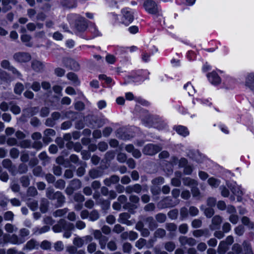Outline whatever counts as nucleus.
I'll return each mask as SVG.
<instances>
[{
	"mask_svg": "<svg viewBox=\"0 0 254 254\" xmlns=\"http://www.w3.org/2000/svg\"><path fill=\"white\" fill-rule=\"evenodd\" d=\"M134 19V12L128 8L122 10L121 22L126 26L130 24Z\"/></svg>",
	"mask_w": 254,
	"mask_h": 254,
	"instance_id": "obj_1",
	"label": "nucleus"
},
{
	"mask_svg": "<svg viewBox=\"0 0 254 254\" xmlns=\"http://www.w3.org/2000/svg\"><path fill=\"white\" fill-rule=\"evenodd\" d=\"M227 186L231 190L233 193L237 197V200L238 201H242V196L244 194V192L241 187L238 185L235 182L228 184Z\"/></svg>",
	"mask_w": 254,
	"mask_h": 254,
	"instance_id": "obj_2",
	"label": "nucleus"
},
{
	"mask_svg": "<svg viewBox=\"0 0 254 254\" xmlns=\"http://www.w3.org/2000/svg\"><path fill=\"white\" fill-rule=\"evenodd\" d=\"M14 59L19 63H26L29 62L31 59V56L27 53H17L14 55Z\"/></svg>",
	"mask_w": 254,
	"mask_h": 254,
	"instance_id": "obj_3",
	"label": "nucleus"
},
{
	"mask_svg": "<svg viewBox=\"0 0 254 254\" xmlns=\"http://www.w3.org/2000/svg\"><path fill=\"white\" fill-rule=\"evenodd\" d=\"M160 149L159 146L153 144H149L144 147L143 152L145 154L152 155L157 153Z\"/></svg>",
	"mask_w": 254,
	"mask_h": 254,
	"instance_id": "obj_4",
	"label": "nucleus"
},
{
	"mask_svg": "<svg viewBox=\"0 0 254 254\" xmlns=\"http://www.w3.org/2000/svg\"><path fill=\"white\" fill-rule=\"evenodd\" d=\"M184 184L192 188L191 190L193 196H196L198 195L199 193L198 190L194 188L197 186V183L195 180H192L190 178H186L184 179Z\"/></svg>",
	"mask_w": 254,
	"mask_h": 254,
	"instance_id": "obj_5",
	"label": "nucleus"
},
{
	"mask_svg": "<svg viewBox=\"0 0 254 254\" xmlns=\"http://www.w3.org/2000/svg\"><path fill=\"white\" fill-rule=\"evenodd\" d=\"M145 10L150 13H155L157 12V6L153 1L147 0L144 3Z\"/></svg>",
	"mask_w": 254,
	"mask_h": 254,
	"instance_id": "obj_6",
	"label": "nucleus"
},
{
	"mask_svg": "<svg viewBox=\"0 0 254 254\" xmlns=\"http://www.w3.org/2000/svg\"><path fill=\"white\" fill-rule=\"evenodd\" d=\"M209 81L213 85H217L221 82L220 77L215 71H212L207 75Z\"/></svg>",
	"mask_w": 254,
	"mask_h": 254,
	"instance_id": "obj_7",
	"label": "nucleus"
},
{
	"mask_svg": "<svg viewBox=\"0 0 254 254\" xmlns=\"http://www.w3.org/2000/svg\"><path fill=\"white\" fill-rule=\"evenodd\" d=\"M245 85L254 91V73L248 74L246 77Z\"/></svg>",
	"mask_w": 254,
	"mask_h": 254,
	"instance_id": "obj_8",
	"label": "nucleus"
},
{
	"mask_svg": "<svg viewBox=\"0 0 254 254\" xmlns=\"http://www.w3.org/2000/svg\"><path fill=\"white\" fill-rule=\"evenodd\" d=\"M73 228V225L71 223H68L65 225H63L62 222L59 224L55 225L53 227V229L55 232H60L62 231V229L71 230Z\"/></svg>",
	"mask_w": 254,
	"mask_h": 254,
	"instance_id": "obj_9",
	"label": "nucleus"
},
{
	"mask_svg": "<svg viewBox=\"0 0 254 254\" xmlns=\"http://www.w3.org/2000/svg\"><path fill=\"white\" fill-rule=\"evenodd\" d=\"M0 64L1 66L3 68L11 71L14 74H17L18 76L20 75L19 72L15 68L10 65V63L8 61H2Z\"/></svg>",
	"mask_w": 254,
	"mask_h": 254,
	"instance_id": "obj_10",
	"label": "nucleus"
},
{
	"mask_svg": "<svg viewBox=\"0 0 254 254\" xmlns=\"http://www.w3.org/2000/svg\"><path fill=\"white\" fill-rule=\"evenodd\" d=\"M126 150L128 152H132V155L135 158H139L141 156L140 152L137 150L134 149L132 145H127L126 146Z\"/></svg>",
	"mask_w": 254,
	"mask_h": 254,
	"instance_id": "obj_11",
	"label": "nucleus"
},
{
	"mask_svg": "<svg viewBox=\"0 0 254 254\" xmlns=\"http://www.w3.org/2000/svg\"><path fill=\"white\" fill-rule=\"evenodd\" d=\"M177 132L183 136H186L189 134L188 129L184 126H179L175 127Z\"/></svg>",
	"mask_w": 254,
	"mask_h": 254,
	"instance_id": "obj_12",
	"label": "nucleus"
},
{
	"mask_svg": "<svg viewBox=\"0 0 254 254\" xmlns=\"http://www.w3.org/2000/svg\"><path fill=\"white\" fill-rule=\"evenodd\" d=\"M192 102L194 104L197 102L203 106H210L211 105V102L207 99L196 98Z\"/></svg>",
	"mask_w": 254,
	"mask_h": 254,
	"instance_id": "obj_13",
	"label": "nucleus"
},
{
	"mask_svg": "<svg viewBox=\"0 0 254 254\" xmlns=\"http://www.w3.org/2000/svg\"><path fill=\"white\" fill-rule=\"evenodd\" d=\"M32 66L33 69L36 71L41 70L44 67V65L42 63L38 61H33Z\"/></svg>",
	"mask_w": 254,
	"mask_h": 254,
	"instance_id": "obj_14",
	"label": "nucleus"
},
{
	"mask_svg": "<svg viewBox=\"0 0 254 254\" xmlns=\"http://www.w3.org/2000/svg\"><path fill=\"white\" fill-rule=\"evenodd\" d=\"M208 184L212 188H217L220 184V181L218 179L211 177L208 179Z\"/></svg>",
	"mask_w": 254,
	"mask_h": 254,
	"instance_id": "obj_15",
	"label": "nucleus"
},
{
	"mask_svg": "<svg viewBox=\"0 0 254 254\" xmlns=\"http://www.w3.org/2000/svg\"><path fill=\"white\" fill-rule=\"evenodd\" d=\"M180 241L182 245L189 244L193 245L195 244V241L192 238L188 239L185 237H182L180 238Z\"/></svg>",
	"mask_w": 254,
	"mask_h": 254,
	"instance_id": "obj_16",
	"label": "nucleus"
},
{
	"mask_svg": "<svg viewBox=\"0 0 254 254\" xmlns=\"http://www.w3.org/2000/svg\"><path fill=\"white\" fill-rule=\"evenodd\" d=\"M184 89L188 91L189 95H193L195 93V90L190 83H187L184 86Z\"/></svg>",
	"mask_w": 254,
	"mask_h": 254,
	"instance_id": "obj_17",
	"label": "nucleus"
},
{
	"mask_svg": "<svg viewBox=\"0 0 254 254\" xmlns=\"http://www.w3.org/2000/svg\"><path fill=\"white\" fill-rule=\"evenodd\" d=\"M6 242H10L13 244H20L24 242V240L21 239L18 240L16 235H12L10 238L6 239Z\"/></svg>",
	"mask_w": 254,
	"mask_h": 254,
	"instance_id": "obj_18",
	"label": "nucleus"
},
{
	"mask_svg": "<svg viewBox=\"0 0 254 254\" xmlns=\"http://www.w3.org/2000/svg\"><path fill=\"white\" fill-rule=\"evenodd\" d=\"M67 62L69 63V64L67 65V66H69L71 69L77 70L79 69L78 64L74 60L69 59L67 60Z\"/></svg>",
	"mask_w": 254,
	"mask_h": 254,
	"instance_id": "obj_19",
	"label": "nucleus"
},
{
	"mask_svg": "<svg viewBox=\"0 0 254 254\" xmlns=\"http://www.w3.org/2000/svg\"><path fill=\"white\" fill-rule=\"evenodd\" d=\"M43 24L40 23H37L36 25L34 23H29L27 25V27L29 31H32L34 30L36 28L41 29L43 27Z\"/></svg>",
	"mask_w": 254,
	"mask_h": 254,
	"instance_id": "obj_20",
	"label": "nucleus"
},
{
	"mask_svg": "<svg viewBox=\"0 0 254 254\" xmlns=\"http://www.w3.org/2000/svg\"><path fill=\"white\" fill-rule=\"evenodd\" d=\"M67 77L69 80L73 81L75 84H78L79 82L78 81L76 75L73 73H69L67 74Z\"/></svg>",
	"mask_w": 254,
	"mask_h": 254,
	"instance_id": "obj_21",
	"label": "nucleus"
},
{
	"mask_svg": "<svg viewBox=\"0 0 254 254\" xmlns=\"http://www.w3.org/2000/svg\"><path fill=\"white\" fill-rule=\"evenodd\" d=\"M21 39L23 42L25 43L27 46H31V44L29 43L31 40V37L29 35L23 34L21 36Z\"/></svg>",
	"mask_w": 254,
	"mask_h": 254,
	"instance_id": "obj_22",
	"label": "nucleus"
},
{
	"mask_svg": "<svg viewBox=\"0 0 254 254\" xmlns=\"http://www.w3.org/2000/svg\"><path fill=\"white\" fill-rule=\"evenodd\" d=\"M242 222L243 224H244L245 225L248 226L249 228H253L254 224L250 222V220L248 218L246 217H243L242 219Z\"/></svg>",
	"mask_w": 254,
	"mask_h": 254,
	"instance_id": "obj_23",
	"label": "nucleus"
},
{
	"mask_svg": "<svg viewBox=\"0 0 254 254\" xmlns=\"http://www.w3.org/2000/svg\"><path fill=\"white\" fill-rule=\"evenodd\" d=\"M23 86L22 84L18 83L15 85L14 88L15 93L20 94L23 90Z\"/></svg>",
	"mask_w": 254,
	"mask_h": 254,
	"instance_id": "obj_24",
	"label": "nucleus"
},
{
	"mask_svg": "<svg viewBox=\"0 0 254 254\" xmlns=\"http://www.w3.org/2000/svg\"><path fill=\"white\" fill-rule=\"evenodd\" d=\"M226 250L227 248L226 244L223 242H221L219 246V252L220 254H223L226 252Z\"/></svg>",
	"mask_w": 254,
	"mask_h": 254,
	"instance_id": "obj_25",
	"label": "nucleus"
},
{
	"mask_svg": "<svg viewBox=\"0 0 254 254\" xmlns=\"http://www.w3.org/2000/svg\"><path fill=\"white\" fill-rule=\"evenodd\" d=\"M5 230L9 233H12L13 232L17 230L16 228H15L12 225L10 224H7L5 226Z\"/></svg>",
	"mask_w": 254,
	"mask_h": 254,
	"instance_id": "obj_26",
	"label": "nucleus"
},
{
	"mask_svg": "<svg viewBox=\"0 0 254 254\" xmlns=\"http://www.w3.org/2000/svg\"><path fill=\"white\" fill-rule=\"evenodd\" d=\"M107 62L110 64H113L115 62V57L111 55H108L106 57Z\"/></svg>",
	"mask_w": 254,
	"mask_h": 254,
	"instance_id": "obj_27",
	"label": "nucleus"
},
{
	"mask_svg": "<svg viewBox=\"0 0 254 254\" xmlns=\"http://www.w3.org/2000/svg\"><path fill=\"white\" fill-rule=\"evenodd\" d=\"M36 246V243L34 240L29 241L26 244V248L28 249L31 250L34 249Z\"/></svg>",
	"mask_w": 254,
	"mask_h": 254,
	"instance_id": "obj_28",
	"label": "nucleus"
},
{
	"mask_svg": "<svg viewBox=\"0 0 254 254\" xmlns=\"http://www.w3.org/2000/svg\"><path fill=\"white\" fill-rule=\"evenodd\" d=\"M67 212V210L64 209H59L57 210L55 213L54 215L56 217H60L65 214Z\"/></svg>",
	"mask_w": 254,
	"mask_h": 254,
	"instance_id": "obj_29",
	"label": "nucleus"
},
{
	"mask_svg": "<svg viewBox=\"0 0 254 254\" xmlns=\"http://www.w3.org/2000/svg\"><path fill=\"white\" fill-rule=\"evenodd\" d=\"M64 246L63 243L59 241L55 243V248L57 251H60L64 249Z\"/></svg>",
	"mask_w": 254,
	"mask_h": 254,
	"instance_id": "obj_30",
	"label": "nucleus"
},
{
	"mask_svg": "<svg viewBox=\"0 0 254 254\" xmlns=\"http://www.w3.org/2000/svg\"><path fill=\"white\" fill-rule=\"evenodd\" d=\"M145 244V241L143 239H140L136 243V247L138 249H141L143 246Z\"/></svg>",
	"mask_w": 254,
	"mask_h": 254,
	"instance_id": "obj_31",
	"label": "nucleus"
},
{
	"mask_svg": "<svg viewBox=\"0 0 254 254\" xmlns=\"http://www.w3.org/2000/svg\"><path fill=\"white\" fill-rule=\"evenodd\" d=\"M222 219L219 216H215L212 219V223L214 225H217L221 223Z\"/></svg>",
	"mask_w": 254,
	"mask_h": 254,
	"instance_id": "obj_32",
	"label": "nucleus"
},
{
	"mask_svg": "<svg viewBox=\"0 0 254 254\" xmlns=\"http://www.w3.org/2000/svg\"><path fill=\"white\" fill-rule=\"evenodd\" d=\"M98 217V213L96 211H92L90 215V219L92 221L97 220Z\"/></svg>",
	"mask_w": 254,
	"mask_h": 254,
	"instance_id": "obj_33",
	"label": "nucleus"
},
{
	"mask_svg": "<svg viewBox=\"0 0 254 254\" xmlns=\"http://www.w3.org/2000/svg\"><path fill=\"white\" fill-rule=\"evenodd\" d=\"M230 221L234 224L237 223L238 220V216L235 214H231L229 218Z\"/></svg>",
	"mask_w": 254,
	"mask_h": 254,
	"instance_id": "obj_34",
	"label": "nucleus"
},
{
	"mask_svg": "<svg viewBox=\"0 0 254 254\" xmlns=\"http://www.w3.org/2000/svg\"><path fill=\"white\" fill-rule=\"evenodd\" d=\"M99 78L100 79L105 80L108 84L111 83L112 82V79L110 77H107L106 75L104 74L100 75L99 76Z\"/></svg>",
	"mask_w": 254,
	"mask_h": 254,
	"instance_id": "obj_35",
	"label": "nucleus"
},
{
	"mask_svg": "<svg viewBox=\"0 0 254 254\" xmlns=\"http://www.w3.org/2000/svg\"><path fill=\"white\" fill-rule=\"evenodd\" d=\"M11 111L15 114H17L20 113V108L16 105H11L10 107Z\"/></svg>",
	"mask_w": 254,
	"mask_h": 254,
	"instance_id": "obj_36",
	"label": "nucleus"
},
{
	"mask_svg": "<svg viewBox=\"0 0 254 254\" xmlns=\"http://www.w3.org/2000/svg\"><path fill=\"white\" fill-rule=\"evenodd\" d=\"M164 183V179L162 177H159L155 179L152 181V183L154 185H160Z\"/></svg>",
	"mask_w": 254,
	"mask_h": 254,
	"instance_id": "obj_37",
	"label": "nucleus"
},
{
	"mask_svg": "<svg viewBox=\"0 0 254 254\" xmlns=\"http://www.w3.org/2000/svg\"><path fill=\"white\" fill-rule=\"evenodd\" d=\"M53 37L56 40H62L63 36L61 33L56 32L54 33Z\"/></svg>",
	"mask_w": 254,
	"mask_h": 254,
	"instance_id": "obj_38",
	"label": "nucleus"
},
{
	"mask_svg": "<svg viewBox=\"0 0 254 254\" xmlns=\"http://www.w3.org/2000/svg\"><path fill=\"white\" fill-rule=\"evenodd\" d=\"M121 222L122 223H126V220L129 218V215L127 213H125L121 214L120 216Z\"/></svg>",
	"mask_w": 254,
	"mask_h": 254,
	"instance_id": "obj_39",
	"label": "nucleus"
},
{
	"mask_svg": "<svg viewBox=\"0 0 254 254\" xmlns=\"http://www.w3.org/2000/svg\"><path fill=\"white\" fill-rule=\"evenodd\" d=\"M204 212L205 215L208 217H211L214 214V211L211 208L206 209Z\"/></svg>",
	"mask_w": 254,
	"mask_h": 254,
	"instance_id": "obj_40",
	"label": "nucleus"
},
{
	"mask_svg": "<svg viewBox=\"0 0 254 254\" xmlns=\"http://www.w3.org/2000/svg\"><path fill=\"white\" fill-rule=\"evenodd\" d=\"M55 73L59 76H62L65 73V71L61 68H57L55 69Z\"/></svg>",
	"mask_w": 254,
	"mask_h": 254,
	"instance_id": "obj_41",
	"label": "nucleus"
},
{
	"mask_svg": "<svg viewBox=\"0 0 254 254\" xmlns=\"http://www.w3.org/2000/svg\"><path fill=\"white\" fill-rule=\"evenodd\" d=\"M31 88L34 91H38L40 89V83L37 82H34L32 84L31 86Z\"/></svg>",
	"mask_w": 254,
	"mask_h": 254,
	"instance_id": "obj_42",
	"label": "nucleus"
},
{
	"mask_svg": "<svg viewBox=\"0 0 254 254\" xmlns=\"http://www.w3.org/2000/svg\"><path fill=\"white\" fill-rule=\"evenodd\" d=\"M128 30L131 34H136L138 31V28L136 26H132L128 28Z\"/></svg>",
	"mask_w": 254,
	"mask_h": 254,
	"instance_id": "obj_43",
	"label": "nucleus"
},
{
	"mask_svg": "<svg viewBox=\"0 0 254 254\" xmlns=\"http://www.w3.org/2000/svg\"><path fill=\"white\" fill-rule=\"evenodd\" d=\"M156 219L159 222H163L166 219V216L163 214H159L156 215Z\"/></svg>",
	"mask_w": 254,
	"mask_h": 254,
	"instance_id": "obj_44",
	"label": "nucleus"
},
{
	"mask_svg": "<svg viewBox=\"0 0 254 254\" xmlns=\"http://www.w3.org/2000/svg\"><path fill=\"white\" fill-rule=\"evenodd\" d=\"M165 248L168 251H172L175 249V245L172 243H168L165 245Z\"/></svg>",
	"mask_w": 254,
	"mask_h": 254,
	"instance_id": "obj_45",
	"label": "nucleus"
},
{
	"mask_svg": "<svg viewBox=\"0 0 254 254\" xmlns=\"http://www.w3.org/2000/svg\"><path fill=\"white\" fill-rule=\"evenodd\" d=\"M118 160L121 162H124L126 160V156L124 153H120L118 154Z\"/></svg>",
	"mask_w": 254,
	"mask_h": 254,
	"instance_id": "obj_46",
	"label": "nucleus"
},
{
	"mask_svg": "<svg viewBox=\"0 0 254 254\" xmlns=\"http://www.w3.org/2000/svg\"><path fill=\"white\" fill-rule=\"evenodd\" d=\"M13 214L11 211H8L4 214V219L6 220H10L13 218Z\"/></svg>",
	"mask_w": 254,
	"mask_h": 254,
	"instance_id": "obj_47",
	"label": "nucleus"
},
{
	"mask_svg": "<svg viewBox=\"0 0 254 254\" xmlns=\"http://www.w3.org/2000/svg\"><path fill=\"white\" fill-rule=\"evenodd\" d=\"M97 105L100 109H102L106 107L107 104L105 101L101 100L98 102Z\"/></svg>",
	"mask_w": 254,
	"mask_h": 254,
	"instance_id": "obj_48",
	"label": "nucleus"
},
{
	"mask_svg": "<svg viewBox=\"0 0 254 254\" xmlns=\"http://www.w3.org/2000/svg\"><path fill=\"white\" fill-rule=\"evenodd\" d=\"M235 233L238 235H242L244 233V228L242 226H238L235 229Z\"/></svg>",
	"mask_w": 254,
	"mask_h": 254,
	"instance_id": "obj_49",
	"label": "nucleus"
},
{
	"mask_svg": "<svg viewBox=\"0 0 254 254\" xmlns=\"http://www.w3.org/2000/svg\"><path fill=\"white\" fill-rule=\"evenodd\" d=\"M74 245L77 247H81L83 244L82 240L80 238H76L73 241Z\"/></svg>",
	"mask_w": 254,
	"mask_h": 254,
	"instance_id": "obj_50",
	"label": "nucleus"
},
{
	"mask_svg": "<svg viewBox=\"0 0 254 254\" xmlns=\"http://www.w3.org/2000/svg\"><path fill=\"white\" fill-rule=\"evenodd\" d=\"M179 230L182 233H186L188 231V226L186 224L181 225L179 227Z\"/></svg>",
	"mask_w": 254,
	"mask_h": 254,
	"instance_id": "obj_51",
	"label": "nucleus"
},
{
	"mask_svg": "<svg viewBox=\"0 0 254 254\" xmlns=\"http://www.w3.org/2000/svg\"><path fill=\"white\" fill-rule=\"evenodd\" d=\"M50 243L47 241H44L42 243L41 247L43 249H48L50 248Z\"/></svg>",
	"mask_w": 254,
	"mask_h": 254,
	"instance_id": "obj_52",
	"label": "nucleus"
},
{
	"mask_svg": "<svg viewBox=\"0 0 254 254\" xmlns=\"http://www.w3.org/2000/svg\"><path fill=\"white\" fill-rule=\"evenodd\" d=\"M201 225V222L199 220H194L192 222V226L194 228L199 227Z\"/></svg>",
	"mask_w": 254,
	"mask_h": 254,
	"instance_id": "obj_53",
	"label": "nucleus"
},
{
	"mask_svg": "<svg viewBox=\"0 0 254 254\" xmlns=\"http://www.w3.org/2000/svg\"><path fill=\"white\" fill-rule=\"evenodd\" d=\"M198 209L194 207H190V213L191 215H196L198 213Z\"/></svg>",
	"mask_w": 254,
	"mask_h": 254,
	"instance_id": "obj_54",
	"label": "nucleus"
},
{
	"mask_svg": "<svg viewBox=\"0 0 254 254\" xmlns=\"http://www.w3.org/2000/svg\"><path fill=\"white\" fill-rule=\"evenodd\" d=\"M96 250V245L94 243H91L88 246V251L89 253H93Z\"/></svg>",
	"mask_w": 254,
	"mask_h": 254,
	"instance_id": "obj_55",
	"label": "nucleus"
},
{
	"mask_svg": "<svg viewBox=\"0 0 254 254\" xmlns=\"http://www.w3.org/2000/svg\"><path fill=\"white\" fill-rule=\"evenodd\" d=\"M107 146L108 145L106 143L101 142L99 144L98 147L101 151H105V150L107 149Z\"/></svg>",
	"mask_w": 254,
	"mask_h": 254,
	"instance_id": "obj_56",
	"label": "nucleus"
},
{
	"mask_svg": "<svg viewBox=\"0 0 254 254\" xmlns=\"http://www.w3.org/2000/svg\"><path fill=\"white\" fill-rule=\"evenodd\" d=\"M231 229V225L229 223H225L223 226V230L225 232H229Z\"/></svg>",
	"mask_w": 254,
	"mask_h": 254,
	"instance_id": "obj_57",
	"label": "nucleus"
},
{
	"mask_svg": "<svg viewBox=\"0 0 254 254\" xmlns=\"http://www.w3.org/2000/svg\"><path fill=\"white\" fill-rule=\"evenodd\" d=\"M123 249L125 252H129L131 249V246L129 243H126L123 246Z\"/></svg>",
	"mask_w": 254,
	"mask_h": 254,
	"instance_id": "obj_58",
	"label": "nucleus"
},
{
	"mask_svg": "<svg viewBox=\"0 0 254 254\" xmlns=\"http://www.w3.org/2000/svg\"><path fill=\"white\" fill-rule=\"evenodd\" d=\"M71 103V100L69 97H65L62 99V103L63 104L69 105Z\"/></svg>",
	"mask_w": 254,
	"mask_h": 254,
	"instance_id": "obj_59",
	"label": "nucleus"
},
{
	"mask_svg": "<svg viewBox=\"0 0 254 254\" xmlns=\"http://www.w3.org/2000/svg\"><path fill=\"white\" fill-rule=\"evenodd\" d=\"M217 207L220 210H224L226 207L225 202L222 201H219L217 203Z\"/></svg>",
	"mask_w": 254,
	"mask_h": 254,
	"instance_id": "obj_60",
	"label": "nucleus"
},
{
	"mask_svg": "<svg viewBox=\"0 0 254 254\" xmlns=\"http://www.w3.org/2000/svg\"><path fill=\"white\" fill-rule=\"evenodd\" d=\"M130 181V178L128 176H124L121 179V182L124 184H128Z\"/></svg>",
	"mask_w": 254,
	"mask_h": 254,
	"instance_id": "obj_61",
	"label": "nucleus"
},
{
	"mask_svg": "<svg viewBox=\"0 0 254 254\" xmlns=\"http://www.w3.org/2000/svg\"><path fill=\"white\" fill-rule=\"evenodd\" d=\"M65 92L69 95H73L75 94L74 89L71 87H68L65 89Z\"/></svg>",
	"mask_w": 254,
	"mask_h": 254,
	"instance_id": "obj_62",
	"label": "nucleus"
},
{
	"mask_svg": "<svg viewBox=\"0 0 254 254\" xmlns=\"http://www.w3.org/2000/svg\"><path fill=\"white\" fill-rule=\"evenodd\" d=\"M181 184V181L178 178H174L172 180V184L175 186H179Z\"/></svg>",
	"mask_w": 254,
	"mask_h": 254,
	"instance_id": "obj_63",
	"label": "nucleus"
},
{
	"mask_svg": "<svg viewBox=\"0 0 254 254\" xmlns=\"http://www.w3.org/2000/svg\"><path fill=\"white\" fill-rule=\"evenodd\" d=\"M199 177L202 180H205L208 177V175L205 172L200 171L199 172Z\"/></svg>",
	"mask_w": 254,
	"mask_h": 254,
	"instance_id": "obj_64",
	"label": "nucleus"
}]
</instances>
